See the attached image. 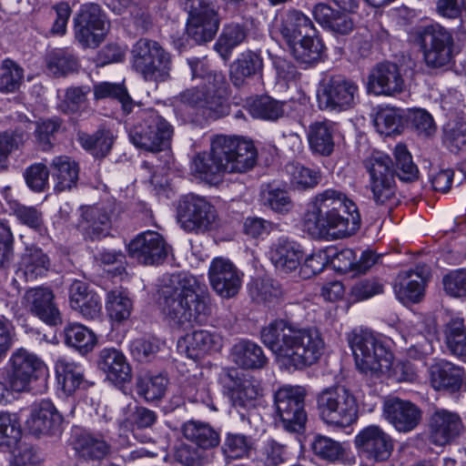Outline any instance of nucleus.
Masks as SVG:
<instances>
[{
  "instance_id": "f257e3e1",
  "label": "nucleus",
  "mask_w": 466,
  "mask_h": 466,
  "mask_svg": "<svg viewBox=\"0 0 466 466\" xmlns=\"http://www.w3.org/2000/svg\"><path fill=\"white\" fill-rule=\"evenodd\" d=\"M262 343L277 361L287 369L303 370L319 361L325 349L324 339L316 328H299L277 319L262 328Z\"/></svg>"
},
{
  "instance_id": "f03ea898",
  "label": "nucleus",
  "mask_w": 466,
  "mask_h": 466,
  "mask_svg": "<svg viewBox=\"0 0 466 466\" xmlns=\"http://www.w3.org/2000/svg\"><path fill=\"white\" fill-rule=\"evenodd\" d=\"M159 306L170 325L185 329L205 321L210 314L209 293L198 278L175 273L161 289Z\"/></svg>"
},
{
  "instance_id": "7ed1b4c3",
  "label": "nucleus",
  "mask_w": 466,
  "mask_h": 466,
  "mask_svg": "<svg viewBox=\"0 0 466 466\" xmlns=\"http://www.w3.org/2000/svg\"><path fill=\"white\" fill-rule=\"evenodd\" d=\"M303 225L312 236L322 237L332 231L336 238H344L360 228V215L356 204L344 193L326 189L309 202Z\"/></svg>"
},
{
  "instance_id": "20e7f679",
  "label": "nucleus",
  "mask_w": 466,
  "mask_h": 466,
  "mask_svg": "<svg viewBox=\"0 0 466 466\" xmlns=\"http://www.w3.org/2000/svg\"><path fill=\"white\" fill-rule=\"evenodd\" d=\"M257 151L251 141L224 135L211 141L209 154H198L192 170L208 183L218 181L224 173H245L256 164Z\"/></svg>"
},
{
  "instance_id": "39448f33",
  "label": "nucleus",
  "mask_w": 466,
  "mask_h": 466,
  "mask_svg": "<svg viewBox=\"0 0 466 466\" xmlns=\"http://www.w3.org/2000/svg\"><path fill=\"white\" fill-rule=\"evenodd\" d=\"M187 63L191 68L192 77L200 78L201 83L180 92L174 97V105L180 108L201 111L210 117L225 115L228 111V82L225 75L208 70L205 61L197 57L187 59Z\"/></svg>"
},
{
  "instance_id": "423d86ee",
  "label": "nucleus",
  "mask_w": 466,
  "mask_h": 466,
  "mask_svg": "<svg viewBox=\"0 0 466 466\" xmlns=\"http://www.w3.org/2000/svg\"><path fill=\"white\" fill-rule=\"evenodd\" d=\"M129 139L138 147L158 152L167 147L173 135L172 126L151 107H143L140 103L135 111L127 116Z\"/></svg>"
},
{
  "instance_id": "0eeeda50",
  "label": "nucleus",
  "mask_w": 466,
  "mask_h": 466,
  "mask_svg": "<svg viewBox=\"0 0 466 466\" xmlns=\"http://www.w3.org/2000/svg\"><path fill=\"white\" fill-rule=\"evenodd\" d=\"M357 368L364 374L380 378L390 373L392 353L368 329H354L348 335Z\"/></svg>"
},
{
  "instance_id": "6e6552de",
  "label": "nucleus",
  "mask_w": 466,
  "mask_h": 466,
  "mask_svg": "<svg viewBox=\"0 0 466 466\" xmlns=\"http://www.w3.org/2000/svg\"><path fill=\"white\" fill-rule=\"evenodd\" d=\"M132 68L146 81L166 82L170 78L172 57L158 42L140 38L130 51Z\"/></svg>"
},
{
  "instance_id": "1a4fd4ad",
  "label": "nucleus",
  "mask_w": 466,
  "mask_h": 466,
  "mask_svg": "<svg viewBox=\"0 0 466 466\" xmlns=\"http://www.w3.org/2000/svg\"><path fill=\"white\" fill-rule=\"evenodd\" d=\"M321 420L337 428L355 423L359 417L358 400L353 392L342 385L322 390L317 397Z\"/></svg>"
},
{
  "instance_id": "9d476101",
  "label": "nucleus",
  "mask_w": 466,
  "mask_h": 466,
  "mask_svg": "<svg viewBox=\"0 0 466 466\" xmlns=\"http://www.w3.org/2000/svg\"><path fill=\"white\" fill-rule=\"evenodd\" d=\"M411 35L420 46L428 67L442 68L451 64L454 40L444 26L440 24L417 26Z\"/></svg>"
},
{
  "instance_id": "9b49d317",
  "label": "nucleus",
  "mask_w": 466,
  "mask_h": 466,
  "mask_svg": "<svg viewBox=\"0 0 466 466\" xmlns=\"http://www.w3.org/2000/svg\"><path fill=\"white\" fill-rule=\"evenodd\" d=\"M301 386L284 385L274 393V407L281 426L289 432L301 431L307 421L305 398Z\"/></svg>"
},
{
  "instance_id": "f8f14e48",
  "label": "nucleus",
  "mask_w": 466,
  "mask_h": 466,
  "mask_svg": "<svg viewBox=\"0 0 466 466\" xmlns=\"http://www.w3.org/2000/svg\"><path fill=\"white\" fill-rule=\"evenodd\" d=\"M369 174V188L377 205H387L395 198V171L390 157L382 152H373L363 161Z\"/></svg>"
},
{
  "instance_id": "ddd939ff",
  "label": "nucleus",
  "mask_w": 466,
  "mask_h": 466,
  "mask_svg": "<svg viewBox=\"0 0 466 466\" xmlns=\"http://www.w3.org/2000/svg\"><path fill=\"white\" fill-rule=\"evenodd\" d=\"M177 210L178 222L186 231L206 232L218 226L217 210L204 197L195 194L182 196Z\"/></svg>"
},
{
  "instance_id": "4468645a",
  "label": "nucleus",
  "mask_w": 466,
  "mask_h": 466,
  "mask_svg": "<svg viewBox=\"0 0 466 466\" xmlns=\"http://www.w3.org/2000/svg\"><path fill=\"white\" fill-rule=\"evenodd\" d=\"M220 381L242 420L246 416L243 411L249 414L259 405L262 389L258 381L242 380L236 370H225L220 376Z\"/></svg>"
},
{
  "instance_id": "2eb2a0df",
  "label": "nucleus",
  "mask_w": 466,
  "mask_h": 466,
  "mask_svg": "<svg viewBox=\"0 0 466 466\" xmlns=\"http://www.w3.org/2000/svg\"><path fill=\"white\" fill-rule=\"evenodd\" d=\"M358 86L341 76L324 81L318 90V104L322 110L341 112L351 108L358 97Z\"/></svg>"
},
{
  "instance_id": "dca6fc26",
  "label": "nucleus",
  "mask_w": 466,
  "mask_h": 466,
  "mask_svg": "<svg viewBox=\"0 0 466 466\" xmlns=\"http://www.w3.org/2000/svg\"><path fill=\"white\" fill-rule=\"evenodd\" d=\"M9 384L13 390H26L30 382L46 369L45 363L34 353L21 348L15 350L9 360Z\"/></svg>"
},
{
  "instance_id": "f3484780",
  "label": "nucleus",
  "mask_w": 466,
  "mask_h": 466,
  "mask_svg": "<svg viewBox=\"0 0 466 466\" xmlns=\"http://www.w3.org/2000/svg\"><path fill=\"white\" fill-rule=\"evenodd\" d=\"M243 274L228 258H215L208 268V279L214 291L224 299L235 297L241 289Z\"/></svg>"
},
{
  "instance_id": "a211bd4d",
  "label": "nucleus",
  "mask_w": 466,
  "mask_h": 466,
  "mask_svg": "<svg viewBox=\"0 0 466 466\" xmlns=\"http://www.w3.org/2000/svg\"><path fill=\"white\" fill-rule=\"evenodd\" d=\"M354 442L361 454L376 461L388 460L393 451L391 437L378 425L363 428L356 435Z\"/></svg>"
},
{
  "instance_id": "6ab92c4d",
  "label": "nucleus",
  "mask_w": 466,
  "mask_h": 466,
  "mask_svg": "<svg viewBox=\"0 0 466 466\" xmlns=\"http://www.w3.org/2000/svg\"><path fill=\"white\" fill-rule=\"evenodd\" d=\"M78 229L86 238L100 239L108 235L114 213L113 203H103L81 208Z\"/></svg>"
},
{
  "instance_id": "aec40b11",
  "label": "nucleus",
  "mask_w": 466,
  "mask_h": 466,
  "mask_svg": "<svg viewBox=\"0 0 466 466\" xmlns=\"http://www.w3.org/2000/svg\"><path fill=\"white\" fill-rule=\"evenodd\" d=\"M430 276L431 269L425 264L400 271L394 284V291L399 300L402 303L419 302L424 296Z\"/></svg>"
},
{
  "instance_id": "412c9836",
  "label": "nucleus",
  "mask_w": 466,
  "mask_h": 466,
  "mask_svg": "<svg viewBox=\"0 0 466 466\" xmlns=\"http://www.w3.org/2000/svg\"><path fill=\"white\" fill-rule=\"evenodd\" d=\"M431 441L439 446L452 442L463 431V423L457 412L437 408L429 420Z\"/></svg>"
},
{
  "instance_id": "4be33fe9",
  "label": "nucleus",
  "mask_w": 466,
  "mask_h": 466,
  "mask_svg": "<svg viewBox=\"0 0 466 466\" xmlns=\"http://www.w3.org/2000/svg\"><path fill=\"white\" fill-rule=\"evenodd\" d=\"M384 418L400 432H410L420 422L421 410L410 400L390 398L383 403Z\"/></svg>"
},
{
  "instance_id": "5701e85b",
  "label": "nucleus",
  "mask_w": 466,
  "mask_h": 466,
  "mask_svg": "<svg viewBox=\"0 0 466 466\" xmlns=\"http://www.w3.org/2000/svg\"><path fill=\"white\" fill-rule=\"evenodd\" d=\"M405 88V81L400 67L394 63H380L368 77V90L377 96H395Z\"/></svg>"
},
{
  "instance_id": "b1692460",
  "label": "nucleus",
  "mask_w": 466,
  "mask_h": 466,
  "mask_svg": "<svg viewBox=\"0 0 466 466\" xmlns=\"http://www.w3.org/2000/svg\"><path fill=\"white\" fill-rule=\"evenodd\" d=\"M63 417L49 400L34 403L25 424L35 435H55L61 431Z\"/></svg>"
},
{
  "instance_id": "393cba45",
  "label": "nucleus",
  "mask_w": 466,
  "mask_h": 466,
  "mask_svg": "<svg viewBox=\"0 0 466 466\" xmlns=\"http://www.w3.org/2000/svg\"><path fill=\"white\" fill-rule=\"evenodd\" d=\"M54 299L53 291L43 287L30 289L24 295L25 308L34 316L51 326L62 323L61 313Z\"/></svg>"
},
{
  "instance_id": "a878e982",
  "label": "nucleus",
  "mask_w": 466,
  "mask_h": 466,
  "mask_svg": "<svg viewBox=\"0 0 466 466\" xmlns=\"http://www.w3.org/2000/svg\"><path fill=\"white\" fill-rule=\"evenodd\" d=\"M130 257L145 265H154L167 255L166 242L162 236L155 231L139 234L128 245Z\"/></svg>"
},
{
  "instance_id": "bb28decb",
  "label": "nucleus",
  "mask_w": 466,
  "mask_h": 466,
  "mask_svg": "<svg viewBox=\"0 0 466 466\" xmlns=\"http://www.w3.org/2000/svg\"><path fill=\"white\" fill-rule=\"evenodd\" d=\"M430 383L435 390L456 392L466 382V374L462 367L446 360H439L429 369Z\"/></svg>"
},
{
  "instance_id": "cd10ccee",
  "label": "nucleus",
  "mask_w": 466,
  "mask_h": 466,
  "mask_svg": "<svg viewBox=\"0 0 466 466\" xmlns=\"http://www.w3.org/2000/svg\"><path fill=\"white\" fill-rule=\"evenodd\" d=\"M221 347L222 337L205 329L187 333L177 341L179 351L192 360H197L212 350H218Z\"/></svg>"
},
{
  "instance_id": "c85d7f7f",
  "label": "nucleus",
  "mask_w": 466,
  "mask_h": 466,
  "mask_svg": "<svg viewBox=\"0 0 466 466\" xmlns=\"http://www.w3.org/2000/svg\"><path fill=\"white\" fill-rule=\"evenodd\" d=\"M71 308L77 311L86 319H97L100 318L102 305L100 297L88 289V286L80 280H75L69 289Z\"/></svg>"
},
{
  "instance_id": "c756f323",
  "label": "nucleus",
  "mask_w": 466,
  "mask_h": 466,
  "mask_svg": "<svg viewBox=\"0 0 466 466\" xmlns=\"http://www.w3.org/2000/svg\"><path fill=\"white\" fill-rule=\"evenodd\" d=\"M276 27L288 46L306 34L314 33L315 29L311 19L295 9L281 14L277 20Z\"/></svg>"
},
{
  "instance_id": "7c9ffc66",
  "label": "nucleus",
  "mask_w": 466,
  "mask_h": 466,
  "mask_svg": "<svg viewBox=\"0 0 466 466\" xmlns=\"http://www.w3.org/2000/svg\"><path fill=\"white\" fill-rule=\"evenodd\" d=\"M269 255L278 270L290 273L300 266L303 252L298 243L281 237L271 245Z\"/></svg>"
},
{
  "instance_id": "2f4dec72",
  "label": "nucleus",
  "mask_w": 466,
  "mask_h": 466,
  "mask_svg": "<svg viewBox=\"0 0 466 466\" xmlns=\"http://www.w3.org/2000/svg\"><path fill=\"white\" fill-rule=\"evenodd\" d=\"M98 368L115 383H126L131 380V367L122 351L106 348L99 352Z\"/></svg>"
},
{
  "instance_id": "473e14b6",
  "label": "nucleus",
  "mask_w": 466,
  "mask_h": 466,
  "mask_svg": "<svg viewBox=\"0 0 466 466\" xmlns=\"http://www.w3.org/2000/svg\"><path fill=\"white\" fill-rule=\"evenodd\" d=\"M219 26V20L213 8L204 9L188 15L187 33L197 43H206L213 39Z\"/></svg>"
},
{
  "instance_id": "72a5a7b5",
  "label": "nucleus",
  "mask_w": 466,
  "mask_h": 466,
  "mask_svg": "<svg viewBox=\"0 0 466 466\" xmlns=\"http://www.w3.org/2000/svg\"><path fill=\"white\" fill-rule=\"evenodd\" d=\"M336 124L324 119L311 123L307 130V138L309 148L314 154L329 156L335 147L334 135Z\"/></svg>"
},
{
  "instance_id": "f704fd0d",
  "label": "nucleus",
  "mask_w": 466,
  "mask_h": 466,
  "mask_svg": "<svg viewBox=\"0 0 466 466\" xmlns=\"http://www.w3.org/2000/svg\"><path fill=\"white\" fill-rule=\"evenodd\" d=\"M293 57L301 64L308 66L319 63L325 54V45L316 28L314 33L306 34L294 44L289 46Z\"/></svg>"
},
{
  "instance_id": "c9c22d12",
  "label": "nucleus",
  "mask_w": 466,
  "mask_h": 466,
  "mask_svg": "<svg viewBox=\"0 0 466 466\" xmlns=\"http://www.w3.org/2000/svg\"><path fill=\"white\" fill-rule=\"evenodd\" d=\"M230 356L236 365L246 370L261 369L268 361L262 348L248 339H241L234 344Z\"/></svg>"
},
{
  "instance_id": "e433bc0d",
  "label": "nucleus",
  "mask_w": 466,
  "mask_h": 466,
  "mask_svg": "<svg viewBox=\"0 0 466 466\" xmlns=\"http://www.w3.org/2000/svg\"><path fill=\"white\" fill-rule=\"evenodd\" d=\"M48 256L37 247L27 248L21 257L17 275H22L25 280H35L45 276L50 269Z\"/></svg>"
},
{
  "instance_id": "4c0bfd02",
  "label": "nucleus",
  "mask_w": 466,
  "mask_h": 466,
  "mask_svg": "<svg viewBox=\"0 0 466 466\" xmlns=\"http://www.w3.org/2000/svg\"><path fill=\"white\" fill-rule=\"evenodd\" d=\"M264 64L261 55L258 52L248 50L240 54L239 57L232 64L230 79L235 86H241L245 78L261 75Z\"/></svg>"
},
{
  "instance_id": "58836bf2",
  "label": "nucleus",
  "mask_w": 466,
  "mask_h": 466,
  "mask_svg": "<svg viewBox=\"0 0 466 466\" xmlns=\"http://www.w3.org/2000/svg\"><path fill=\"white\" fill-rule=\"evenodd\" d=\"M72 444L77 454L85 460H102L109 451V446L100 436L86 431L75 432Z\"/></svg>"
},
{
  "instance_id": "ea45409f",
  "label": "nucleus",
  "mask_w": 466,
  "mask_h": 466,
  "mask_svg": "<svg viewBox=\"0 0 466 466\" xmlns=\"http://www.w3.org/2000/svg\"><path fill=\"white\" fill-rule=\"evenodd\" d=\"M181 431L185 439L202 450L213 449L220 442L219 432L207 422L188 420Z\"/></svg>"
},
{
  "instance_id": "a19ab883",
  "label": "nucleus",
  "mask_w": 466,
  "mask_h": 466,
  "mask_svg": "<svg viewBox=\"0 0 466 466\" xmlns=\"http://www.w3.org/2000/svg\"><path fill=\"white\" fill-rule=\"evenodd\" d=\"M50 167L52 175L56 179L55 189L62 192L69 190L76 185L78 180V164L67 156L55 157Z\"/></svg>"
},
{
  "instance_id": "79ce46f5",
  "label": "nucleus",
  "mask_w": 466,
  "mask_h": 466,
  "mask_svg": "<svg viewBox=\"0 0 466 466\" xmlns=\"http://www.w3.org/2000/svg\"><path fill=\"white\" fill-rule=\"evenodd\" d=\"M56 372L58 384L61 385L62 390L67 395L74 393L81 387L88 386L82 367L66 358H60L56 360Z\"/></svg>"
},
{
  "instance_id": "37998d69",
  "label": "nucleus",
  "mask_w": 466,
  "mask_h": 466,
  "mask_svg": "<svg viewBox=\"0 0 466 466\" xmlns=\"http://www.w3.org/2000/svg\"><path fill=\"white\" fill-rule=\"evenodd\" d=\"M168 380L162 374L142 375L136 379L135 390L147 402L162 400L166 394Z\"/></svg>"
},
{
  "instance_id": "c03bdc74",
  "label": "nucleus",
  "mask_w": 466,
  "mask_h": 466,
  "mask_svg": "<svg viewBox=\"0 0 466 466\" xmlns=\"http://www.w3.org/2000/svg\"><path fill=\"white\" fill-rule=\"evenodd\" d=\"M77 140L94 157H104L110 152L115 137L109 129L99 128L94 134L78 132Z\"/></svg>"
},
{
  "instance_id": "a18cd8bd",
  "label": "nucleus",
  "mask_w": 466,
  "mask_h": 466,
  "mask_svg": "<svg viewBox=\"0 0 466 466\" xmlns=\"http://www.w3.org/2000/svg\"><path fill=\"white\" fill-rule=\"evenodd\" d=\"M248 29L245 25L231 23L223 27L214 48L224 59H228L232 50L244 43L248 37Z\"/></svg>"
},
{
  "instance_id": "49530a36",
  "label": "nucleus",
  "mask_w": 466,
  "mask_h": 466,
  "mask_svg": "<svg viewBox=\"0 0 466 466\" xmlns=\"http://www.w3.org/2000/svg\"><path fill=\"white\" fill-rule=\"evenodd\" d=\"M94 96L96 99L115 98L121 104V108L126 116H129L135 111V107L140 103L135 102L128 95L124 85L103 82L94 87Z\"/></svg>"
},
{
  "instance_id": "de8ad7c7",
  "label": "nucleus",
  "mask_w": 466,
  "mask_h": 466,
  "mask_svg": "<svg viewBox=\"0 0 466 466\" xmlns=\"http://www.w3.org/2000/svg\"><path fill=\"white\" fill-rule=\"evenodd\" d=\"M64 333L66 345L82 354L91 351L96 343L94 332L79 323H69L65 327Z\"/></svg>"
},
{
  "instance_id": "09e8293b",
  "label": "nucleus",
  "mask_w": 466,
  "mask_h": 466,
  "mask_svg": "<svg viewBox=\"0 0 466 466\" xmlns=\"http://www.w3.org/2000/svg\"><path fill=\"white\" fill-rule=\"evenodd\" d=\"M78 66L76 56L67 49L54 50L46 57L47 70L55 76H64L76 72Z\"/></svg>"
},
{
  "instance_id": "8fccbe9b",
  "label": "nucleus",
  "mask_w": 466,
  "mask_h": 466,
  "mask_svg": "<svg viewBox=\"0 0 466 466\" xmlns=\"http://www.w3.org/2000/svg\"><path fill=\"white\" fill-rule=\"evenodd\" d=\"M25 71L15 61L5 58L0 65V92H16L24 83Z\"/></svg>"
},
{
  "instance_id": "3c124183",
  "label": "nucleus",
  "mask_w": 466,
  "mask_h": 466,
  "mask_svg": "<svg viewBox=\"0 0 466 466\" xmlns=\"http://www.w3.org/2000/svg\"><path fill=\"white\" fill-rule=\"evenodd\" d=\"M106 309L110 319L120 323L130 317L133 303L124 291L111 290L106 296Z\"/></svg>"
},
{
  "instance_id": "603ef678",
  "label": "nucleus",
  "mask_w": 466,
  "mask_h": 466,
  "mask_svg": "<svg viewBox=\"0 0 466 466\" xmlns=\"http://www.w3.org/2000/svg\"><path fill=\"white\" fill-rule=\"evenodd\" d=\"M253 117L276 121L284 116V103L277 101L268 96H258L252 100L248 106Z\"/></svg>"
},
{
  "instance_id": "864d4df0",
  "label": "nucleus",
  "mask_w": 466,
  "mask_h": 466,
  "mask_svg": "<svg viewBox=\"0 0 466 466\" xmlns=\"http://www.w3.org/2000/svg\"><path fill=\"white\" fill-rule=\"evenodd\" d=\"M443 144L453 154L466 152V122L455 119L443 128Z\"/></svg>"
},
{
  "instance_id": "5fc2aeb1",
  "label": "nucleus",
  "mask_w": 466,
  "mask_h": 466,
  "mask_svg": "<svg viewBox=\"0 0 466 466\" xmlns=\"http://www.w3.org/2000/svg\"><path fill=\"white\" fill-rule=\"evenodd\" d=\"M22 437L20 422L15 414L0 411V449H9Z\"/></svg>"
},
{
  "instance_id": "6e6d98bb",
  "label": "nucleus",
  "mask_w": 466,
  "mask_h": 466,
  "mask_svg": "<svg viewBox=\"0 0 466 466\" xmlns=\"http://www.w3.org/2000/svg\"><path fill=\"white\" fill-rule=\"evenodd\" d=\"M285 169L290 185L299 189L312 188L320 180V176L318 172L299 163H289L286 166Z\"/></svg>"
},
{
  "instance_id": "4d7b16f0",
  "label": "nucleus",
  "mask_w": 466,
  "mask_h": 466,
  "mask_svg": "<svg viewBox=\"0 0 466 466\" xmlns=\"http://www.w3.org/2000/svg\"><path fill=\"white\" fill-rule=\"evenodd\" d=\"M253 448L250 437L241 433H228L225 437L222 452L228 459H242L248 456Z\"/></svg>"
},
{
  "instance_id": "13d9d810",
  "label": "nucleus",
  "mask_w": 466,
  "mask_h": 466,
  "mask_svg": "<svg viewBox=\"0 0 466 466\" xmlns=\"http://www.w3.org/2000/svg\"><path fill=\"white\" fill-rule=\"evenodd\" d=\"M311 449L315 455L329 461H336L344 457L342 445L326 436L317 435L311 443Z\"/></svg>"
},
{
  "instance_id": "bf43d9fd",
  "label": "nucleus",
  "mask_w": 466,
  "mask_h": 466,
  "mask_svg": "<svg viewBox=\"0 0 466 466\" xmlns=\"http://www.w3.org/2000/svg\"><path fill=\"white\" fill-rule=\"evenodd\" d=\"M397 175L400 180L410 182L418 177L419 169L413 163L406 146L399 144L394 148Z\"/></svg>"
},
{
  "instance_id": "052dcab7",
  "label": "nucleus",
  "mask_w": 466,
  "mask_h": 466,
  "mask_svg": "<svg viewBox=\"0 0 466 466\" xmlns=\"http://www.w3.org/2000/svg\"><path fill=\"white\" fill-rule=\"evenodd\" d=\"M373 122L380 135L391 136L400 132L401 116L396 109L385 107L377 111Z\"/></svg>"
},
{
  "instance_id": "680f3d73",
  "label": "nucleus",
  "mask_w": 466,
  "mask_h": 466,
  "mask_svg": "<svg viewBox=\"0 0 466 466\" xmlns=\"http://www.w3.org/2000/svg\"><path fill=\"white\" fill-rule=\"evenodd\" d=\"M75 25L91 26L93 29H106V20L101 8L96 4H86L81 6L79 14L75 18Z\"/></svg>"
},
{
  "instance_id": "e2e57ef3",
  "label": "nucleus",
  "mask_w": 466,
  "mask_h": 466,
  "mask_svg": "<svg viewBox=\"0 0 466 466\" xmlns=\"http://www.w3.org/2000/svg\"><path fill=\"white\" fill-rule=\"evenodd\" d=\"M249 294L253 300L266 303L277 299L281 294V290L272 279H258L249 285Z\"/></svg>"
},
{
  "instance_id": "0e129e2a",
  "label": "nucleus",
  "mask_w": 466,
  "mask_h": 466,
  "mask_svg": "<svg viewBox=\"0 0 466 466\" xmlns=\"http://www.w3.org/2000/svg\"><path fill=\"white\" fill-rule=\"evenodd\" d=\"M261 200L264 206L279 213L289 212L293 206L287 191L270 186L262 190Z\"/></svg>"
},
{
  "instance_id": "69168bd1",
  "label": "nucleus",
  "mask_w": 466,
  "mask_h": 466,
  "mask_svg": "<svg viewBox=\"0 0 466 466\" xmlns=\"http://www.w3.org/2000/svg\"><path fill=\"white\" fill-rule=\"evenodd\" d=\"M10 210L22 224L37 231L43 229L44 220L42 212L35 207H28L17 201H11Z\"/></svg>"
},
{
  "instance_id": "338daca9",
  "label": "nucleus",
  "mask_w": 466,
  "mask_h": 466,
  "mask_svg": "<svg viewBox=\"0 0 466 466\" xmlns=\"http://www.w3.org/2000/svg\"><path fill=\"white\" fill-rule=\"evenodd\" d=\"M443 289L452 298H466V269L451 270L442 278Z\"/></svg>"
},
{
  "instance_id": "774afa93",
  "label": "nucleus",
  "mask_w": 466,
  "mask_h": 466,
  "mask_svg": "<svg viewBox=\"0 0 466 466\" xmlns=\"http://www.w3.org/2000/svg\"><path fill=\"white\" fill-rule=\"evenodd\" d=\"M27 136L23 132L0 133V168H5L13 150L24 145Z\"/></svg>"
}]
</instances>
